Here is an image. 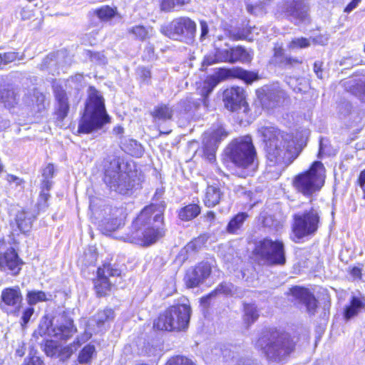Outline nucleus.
I'll return each mask as SVG.
<instances>
[{
  "label": "nucleus",
  "instance_id": "29",
  "mask_svg": "<svg viewBox=\"0 0 365 365\" xmlns=\"http://www.w3.org/2000/svg\"><path fill=\"white\" fill-rule=\"evenodd\" d=\"M283 94L282 91L277 90H267L259 97L261 103L267 109L274 108L279 103Z\"/></svg>",
  "mask_w": 365,
  "mask_h": 365
},
{
  "label": "nucleus",
  "instance_id": "48",
  "mask_svg": "<svg viewBox=\"0 0 365 365\" xmlns=\"http://www.w3.org/2000/svg\"><path fill=\"white\" fill-rule=\"evenodd\" d=\"M311 45V39L306 38H296L293 39L289 43L290 48H307Z\"/></svg>",
  "mask_w": 365,
  "mask_h": 365
},
{
  "label": "nucleus",
  "instance_id": "3",
  "mask_svg": "<svg viewBox=\"0 0 365 365\" xmlns=\"http://www.w3.org/2000/svg\"><path fill=\"white\" fill-rule=\"evenodd\" d=\"M268 362L272 365H282L294 349V342L290 335L277 329L267 331L256 341Z\"/></svg>",
  "mask_w": 365,
  "mask_h": 365
},
{
  "label": "nucleus",
  "instance_id": "18",
  "mask_svg": "<svg viewBox=\"0 0 365 365\" xmlns=\"http://www.w3.org/2000/svg\"><path fill=\"white\" fill-rule=\"evenodd\" d=\"M53 91L55 97V117L58 121H63L68 115L70 110L68 97L61 85L54 83Z\"/></svg>",
  "mask_w": 365,
  "mask_h": 365
},
{
  "label": "nucleus",
  "instance_id": "20",
  "mask_svg": "<svg viewBox=\"0 0 365 365\" xmlns=\"http://www.w3.org/2000/svg\"><path fill=\"white\" fill-rule=\"evenodd\" d=\"M211 273V267L207 262H202L195 268L187 272L185 281L188 287L199 286Z\"/></svg>",
  "mask_w": 365,
  "mask_h": 365
},
{
  "label": "nucleus",
  "instance_id": "52",
  "mask_svg": "<svg viewBox=\"0 0 365 365\" xmlns=\"http://www.w3.org/2000/svg\"><path fill=\"white\" fill-rule=\"evenodd\" d=\"M310 39L314 44L325 45L328 42L329 37L327 35H319L314 38H310Z\"/></svg>",
  "mask_w": 365,
  "mask_h": 365
},
{
  "label": "nucleus",
  "instance_id": "8",
  "mask_svg": "<svg viewBox=\"0 0 365 365\" xmlns=\"http://www.w3.org/2000/svg\"><path fill=\"white\" fill-rule=\"evenodd\" d=\"M76 331L77 329L73 324V319L66 314H63L58 316L55 324H53L52 321L48 317H43L40 321L38 329L34 331V335H39L41 336L48 335L58 340L66 341Z\"/></svg>",
  "mask_w": 365,
  "mask_h": 365
},
{
  "label": "nucleus",
  "instance_id": "64",
  "mask_svg": "<svg viewBox=\"0 0 365 365\" xmlns=\"http://www.w3.org/2000/svg\"><path fill=\"white\" fill-rule=\"evenodd\" d=\"M236 365H253L252 363L250 360L247 359H240L238 361Z\"/></svg>",
  "mask_w": 365,
  "mask_h": 365
},
{
  "label": "nucleus",
  "instance_id": "38",
  "mask_svg": "<svg viewBox=\"0 0 365 365\" xmlns=\"http://www.w3.org/2000/svg\"><path fill=\"white\" fill-rule=\"evenodd\" d=\"M51 294H47L42 291H29L26 294V300L29 305H34L38 302H46L50 299Z\"/></svg>",
  "mask_w": 365,
  "mask_h": 365
},
{
  "label": "nucleus",
  "instance_id": "58",
  "mask_svg": "<svg viewBox=\"0 0 365 365\" xmlns=\"http://www.w3.org/2000/svg\"><path fill=\"white\" fill-rule=\"evenodd\" d=\"M356 89L358 90L360 98L365 102V83H358Z\"/></svg>",
  "mask_w": 365,
  "mask_h": 365
},
{
  "label": "nucleus",
  "instance_id": "23",
  "mask_svg": "<svg viewBox=\"0 0 365 365\" xmlns=\"http://www.w3.org/2000/svg\"><path fill=\"white\" fill-rule=\"evenodd\" d=\"M290 292L296 299H299L305 305L309 314H315L317 309V301L308 289L296 287L292 288Z\"/></svg>",
  "mask_w": 365,
  "mask_h": 365
},
{
  "label": "nucleus",
  "instance_id": "30",
  "mask_svg": "<svg viewBox=\"0 0 365 365\" xmlns=\"http://www.w3.org/2000/svg\"><path fill=\"white\" fill-rule=\"evenodd\" d=\"M44 101L45 96L36 89L24 98L25 103L29 107L36 108L37 111H41L44 108Z\"/></svg>",
  "mask_w": 365,
  "mask_h": 365
},
{
  "label": "nucleus",
  "instance_id": "25",
  "mask_svg": "<svg viewBox=\"0 0 365 365\" xmlns=\"http://www.w3.org/2000/svg\"><path fill=\"white\" fill-rule=\"evenodd\" d=\"M91 333L86 331L81 336L77 337L73 344L63 347H60L57 357L61 361H66L68 359L71 355L77 350V349L83 343L88 341L91 337Z\"/></svg>",
  "mask_w": 365,
  "mask_h": 365
},
{
  "label": "nucleus",
  "instance_id": "1",
  "mask_svg": "<svg viewBox=\"0 0 365 365\" xmlns=\"http://www.w3.org/2000/svg\"><path fill=\"white\" fill-rule=\"evenodd\" d=\"M259 132L265 143L267 172L271 175V178H278L292 161L291 150L294 143L289 134L274 126L262 127Z\"/></svg>",
  "mask_w": 365,
  "mask_h": 365
},
{
  "label": "nucleus",
  "instance_id": "46",
  "mask_svg": "<svg viewBox=\"0 0 365 365\" xmlns=\"http://www.w3.org/2000/svg\"><path fill=\"white\" fill-rule=\"evenodd\" d=\"M59 349L60 347L52 340H47L44 346V351L46 354L51 357H57Z\"/></svg>",
  "mask_w": 365,
  "mask_h": 365
},
{
  "label": "nucleus",
  "instance_id": "6",
  "mask_svg": "<svg viewBox=\"0 0 365 365\" xmlns=\"http://www.w3.org/2000/svg\"><path fill=\"white\" fill-rule=\"evenodd\" d=\"M320 219V210L318 207H312L295 213L292 224L293 241L299 242L304 237L314 235L319 227Z\"/></svg>",
  "mask_w": 365,
  "mask_h": 365
},
{
  "label": "nucleus",
  "instance_id": "16",
  "mask_svg": "<svg viewBox=\"0 0 365 365\" xmlns=\"http://www.w3.org/2000/svg\"><path fill=\"white\" fill-rule=\"evenodd\" d=\"M309 9L307 0H284L282 7L285 15L296 24L307 19Z\"/></svg>",
  "mask_w": 365,
  "mask_h": 365
},
{
  "label": "nucleus",
  "instance_id": "44",
  "mask_svg": "<svg viewBox=\"0 0 365 365\" xmlns=\"http://www.w3.org/2000/svg\"><path fill=\"white\" fill-rule=\"evenodd\" d=\"M96 14L100 19L108 21L115 16V11L113 8L106 6L96 10Z\"/></svg>",
  "mask_w": 365,
  "mask_h": 365
},
{
  "label": "nucleus",
  "instance_id": "35",
  "mask_svg": "<svg viewBox=\"0 0 365 365\" xmlns=\"http://www.w3.org/2000/svg\"><path fill=\"white\" fill-rule=\"evenodd\" d=\"M252 59L249 53L242 46L231 47L230 63L249 62Z\"/></svg>",
  "mask_w": 365,
  "mask_h": 365
},
{
  "label": "nucleus",
  "instance_id": "24",
  "mask_svg": "<svg viewBox=\"0 0 365 365\" xmlns=\"http://www.w3.org/2000/svg\"><path fill=\"white\" fill-rule=\"evenodd\" d=\"M231 47L225 43L224 47H216L215 53L206 56L202 62V67L212 65L215 63L230 61Z\"/></svg>",
  "mask_w": 365,
  "mask_h": 365
},
{
  "label": "nucleus",
  "instance_id": "62",
  "mask_svg": "<svg viewBox=\"0 0 365 365\" xmlns=\"http://www.w3.org/2000/svg\"><path fill=\"white\" fill-rule=\"evenodd\" d=\"M205 217L207 220L212 221L215 219V214L212 211H209V212H207V215H205Z\"/></svg>",
  "mask_w": 365,
  "mask_h": 365
},
{
  "label": "nucleus",
  "instance_id": "14",
  "mask_svg": "<svg viewBox=\"0 0 365 365\" xmlns=\"http://www.w3.org/2000/svg\"><path fill=\"white\" fill-rule=\"evenodd\" d=\"M23 306V295L19 287H7L1 294L0 309L8 315L18 317Z\"/></svg>",
  "mask_w": 365,
  "mask_h": 365
},
{
  "label": "nucleus",
  "instance_id": "32",
  "mask_svg": "<svg viewBox=\"0 0 365 365\" xmlns=\"http://www.w3.org/2000/svg\"><path fill=\"white\" fill-rule=\"evenodd\" d=\"M200 211L197 204H189L178 211V217L182 221H190L197 217Z\"/></svg>",
  "mask_w": 365,
  "mask_h": 365
},
{
  "label": "nucleus",
  "instance_id": "21",
  "mask_svg": "<svg viewBox=\"0 0 365 365\" xmlns=\"http://www.w3.org/2000/svg\"><path fill=\"white\" fill-rule=\"evenodd\" d=\"M54 166L48 164L42 171L43 180L41 182V190L38 201V207L40 210H45L48 207L47 201L50 197L49 190L52 186L50 180L53 177Z\"/></svg>",
  "mask_w": 365,
  "mask_h": 365
},
{
  "label": "nucleus",
  "instance_id": "45",
  "mask_svg": "<svg viewBox=\"0 0 365 365\" xmlns=\"http://www.w3.org/2000/svg\"><path fill=\"white\" fill-rule=\"evenodd\" d=\"M86 56L89 58L91 61L98 65H106L108 62L107 58L103 52L87 51Z\"/></svg>",
  "mask_w": 365,
  "mask_h": 365
},
{
  "label": "nucleus",
  "instance_id": "11",
  "mask_svg": "<svg viewBox=\"0 0 365 365\" xmlns=\"http://www.w3.org/2000/svg\"><path fill=\"white\" fill-rule=\"evenodd\" d=\"M103 180L111 190L123 195L128 194L134 187L130 175L121 170L117 158H113L106 165Z\"/></svg>",
  "mask_w": 365,
  "mask_h": 365
},
{
  "label": "nucleus",
  "instance_id": "34",
  "mask_svg": "<svg viewBox=\"0 0 365 365\" xmlns=\"http://www.w3.org/2000/svg\"><path fill=\"white\" fill-rule=\"evenodd\" d=\"M96 355L95 346L91 344H87L78 353V361L81 364H90Z\"/></svg>",
  "mask_w": 365,
  "mask_h": 365
},
{
  "label": "nucleus",
  "instance_id": "17",
  "mask_svg": "<svg viewBox=\"0 0 365 365\" xmlns=\"http://www.w3.org/2000/svg\"><path fill=\"white\" fill-rule=\"evenodd\" d=\"M227 135L228 133L221 126L210 133H205L203 138L204 153L210 162L215 159V152L218 144Z\"/></svg>",
  "mask_w": 365,
  "mask_h": 365
},
{
  "label": "nucleus",
  "instance_id": "43",
  "mask_svg": "<svg viewBox=\"0 0 365 365\" xmlns=\"http://www.w3.org/2000/svg\"><path fill=\"white\" fill-rule=\"evenodd\" d=\"M21 58L22 56L19 57L18 53L13 51L0 53V68Z\"/></svg>",
  "mask_w": 365,
  "mask_h": 365
},
{
  "label": "nucleus",
  "instance_id": "36",
  "mask_svg": "<svg viewBox=\"0 0 365 365\" xmlns=\"http://www.w3.org/2000/svg\"><path fill=\"white\" fill-rule=\"evenodd\" d=\"M15 220L17 227L21 232L26 233L30 230L32 220L24 211L18 212Z\"/></svg>",
  "mask_w": 365,
  "mask_h": 365
},
{
  "label": "nucleus",
  "instance_id": "39",
  "mask_svg": "<svg viewBox=\"0 0 365 365\" xmlns=\"http://www.w3.org/2000/svg\"><path fill=\"white\" fill-rule=\"evenodd\" d=\"M247 217V215L245 212H240L235 215L227 225V232L230 233H235L237 230L241 227Z\"/></svg>",
  "mask_w": 365,
  "mask_h": 365
},
{
  "label": "nucleus",
  "instance_id": "12",
  "mask_svg": "<svg viewBox=\"0 0 365 365\" xmlns=\"http://www.w3.org/2000/svg\"><path fill=\"white\" fill-rule=\"evenodd\" d=\"M255 253L268 264L283 265L286 262L284 245L280 240L263 238L256 243Z\"/></svg>",
  "mask_w": 365,
  "mask_h": 365
},
{
  "label": "nucleus",
  "instance_id": "19",
  "mask_svg": "<svg viewBox=\"0 0 365 365\" xmlns=\"http://www.w3.org/2000/svg\"><path fill=\"white\" fill-rule=\"evenodd\" d=\"M22 264V260L13 247L0 253V269L1 271H9L11 274L16 275L21 269Z\"/></svg>",
  "mask_w": 365,
  "mask_h": 365
},
{
  "label": "nucleus",
  "instance_id": "59",
  "mask_svg": "<svg viewBox=\"0 0 365 365\" xmlns=\"http://www.w3.org/2000/svg\"><path fill=\"white\" fill-rule=\"evenodd\" d=\"M32 15L31 11L27 9H23L21 11V16L23 20L29 19Z\"/></svg>",
  "mask_w": 365,
  "mask_h": 365
},
{
  "label": "nucleus",
  "instance_id": "13",
  "mask_svg": "<svg viewBox=\"0 0 365 365\" xmlns=\"http://www.w3.org/2000/svg\"><path fill=\"white\" fill-rule=\"evenodd\" d=\"M160 31L170 38L192 42L196 33V24L188 17H179L173 19L166 26L160 28Z\"/></svg>",
  "mask_w": 365,
  "mask_h": 365
},
{
  "label": "nucleus",
  "instance_id": "49",
  "mask_svg": "<svg viewBox=\"0 0 365 365\" xmlns=\"http://www.w3.org/2000/svg\"><path fill=\"white\" fill-rule=\"evenodd\" d=\"M122 222L120 219L113 218L110 220H105L103 221L102 226H104V229L108 232H113L120 227Z\"/></svg>",
  "mask_w": 365,
  "mask_h": 365
},
{
  "label": "nucleus",
  "instance_id": "37",
  "mask_svg": "<svg viewBox=\"0 0 365 365\" xmlns=\"http://www.w3.org/2000/svg\"><path fill=\"white\" fill-rule=\"evenodd\" d=\"M364 304L359 298L354 297L351 301V304L345 309V318L346 319H349L356 316L359 313V310L364 307Z\"/></svg>",
  "mask_w": 365,
  "mask_h": 365
},
{
  "label": "nucleus",
  "instance_id": "26",
  "mask_svg": "<svg viewBox=\"0 0 365 365\" xmlns=\"http://www.w3.org/2000/svg\"><path fill=\"white\" fill-rule=\"evenodd\" d=\"M19 91L14 88H4L0 90V103L5 108H11L18 104Z\"/></svg>",
  "mask_w": 365,
  "mask_h": 365
},
{
  "label": "nucleus",
  "instance_id": "31",
  "mask_svg": "<svg viewBox=\"0 0 365 365\" xmlns=\"http://www.w3.org/2000/svg\"><path fill=\"white\" fill-rule=\"evenodd\" d=\"M236 292L237 289L234 287L232 284L229 282H222L220 284H219L214 291H212L206 297H203L202 300L204 302H207L212 297H215L218 294L234 296L235 294H236Z\"/></svg>",
  "mask_w": 365,
  "mask_h": 365
},
{
  "label": "nucleus",
  "instance_id": "61",
  "mask_svg": "<svg viewBox=\"0 0 365 365\" xmlns=\"http://www.w3.org/2000/svg\"><path fill=\"white\" fill-rule=\"evenodd\" d=\"M229 36L233 40H239L242 38V35L240 34L239 32H235V31H230Z\"/></svg>",
  "mask_w": 365,
  "mask_h": 365
},
{
  "label": "nucleus",
  "instance_id": "2",
  "mask_svg": "<svg viewBox=\"0 0 365 365\" xmlns=\"http://www.w3.org/2000/svg\"><path fill=\"white\" fill-rule=\"evenodd\" d=\"M164 202L145 207L133 222L132 242L143 246L155 243L164 235Z\"/></svg>",
  "mask_w": 365,
  "mask_h": 365
},
{
  "label": "nucleus",
  "instance_id": "55",
  "mask_svg": "<svg viewBox=\"0 0 365 365\" xmlns=\"http://www.w3.org/2000/svg\"><path fill=\"white\" fill-rule=\"evenodd\" d=\"M361 1V0H352L344 9V12L350 13L355 8H356V6L359 5Z\"/></svg>",
  "mask_w": 365,
  "mask_h": 365
},
{
  "label": "nucleus",
  "instance_id": "51",
  "mask_svg": "<svg viewBox=\"0 0 365 365\" xmlns=\"http://www.w3.org/2000/svg\"><path fill=\"white\" fill-rule=\"evenodd\" d=\"M24 365H44V364L38 356H32L30 357H26L25 359Z\"/></svg>",
  "mask_w": 365,
  "mask_h": 365
},
{
  "label": "nucleus",
  "instance_id": "41",
  "mask_svg": "<svg viewBox=\"0 0 365 365\" xmlns=\"http://www.w3.org/2000/svg\"><path fill=\"white\" fill-rule=\"evenodd\" d=\"M114 318V312L111 309H106L99 311L93 319L98 326L103 324L106 322H109Z\"/></svg>",
  "mask_w": 365,
  "mask_h": 365
},
{
  "label": "nucleus",
  "instance_id": "54",
  "mask_svg": "<svg viewBox=\"0 0 365 365\" xmlns=\"http://www.w3.org/2000/svg\"><path fill=\"white\" fill-rule=\"evenodd\" d=\"M322 63L320 61H317L314 64V71L319 78H323L322 76Z\"/></svg>",
  "mask_w": 365,
  "mask_h": 365
},
{
  "label": "nucleus",
  "instance_id": "4",
  "mask_svg": "<svg viewBox=\"0 0 365 365\" xmlns=\"http://www.w3.org/2000/svg\"><path fill=\"white\" fill-rule=\"evenodd\" d=\"M88 93V99L78 128V133L86 134L101 128L109 121L102 95L93 86Z\"/></svg>",
  "mask_w": 365,
  "mask_h": 365
},
{
  "label": "nucleus",
  "instance_id": "40",
  "mask_svg": "<svg viewBox=\"0 0 365 365\" xmlns=\"http://www.w3.org/2000/svg\"><path fill=\"white\" fill-rule=\"evenodd\" d=\"M244 310V320L248 325L257 320L259 312L255 304H245Z\"/></svg>",
  "mask_w": 365,
  "mask_h": 365
},
{
  "label": "nucleus",
  "instance_id": "10",
  "mask_svg": "<svg viewBox=\"0 0 365 365\" xmlns=\"http://www.w3.org/2000/svg\"><path fill=\"white\" fill-rule=\"evenodd\" d=\"M230 78H237L243 80L247 83H251L257 79V76L253 72H250L241 68H219L213 75L207 77L203 83L200 90L201 96L204 98V104L206 106L207 98L215 87L222 81Z\"/></svg>",
  "mask_w": 365,
  "mask_h": 365
},
{
  "label": "nucleus",
  "instance_id": "47",
  "mask_svg": "<svg viewBox=\"0 0 365 365\" xmlns=\"http://www.w3.org/2000/svg\"><path fill=\"white\" fill-rule=\"evenodd\" d=\"M165 365H195L192 360L182 356L171 357Z\"/></svg>",
  "mask_w": 365,
  "mask_h": 365
},
{
  "label": "nucleus",
  "instance_id": "60",
  "mask_svg": "<svg viewBox=\"0 0 365 365\" xmlns=\"http://www.w3.org/2000/svg\"><path fill=\"white\" fill-rule=\"evenodd\" d=\"M358 182L359 186L363 188L365 185V170L360 173L359 176Z\"/></svg>",
  "mask_w": 365,
  "mask_h": 365
},
{
  "label": "nucleus",
  "instance_id": "22",
  "mask_svg": "<svg viewBox=\"0 0 365 365\" xmlns=\"http://www.w3.org/2000/svg\"><path fill=\"white\" fill-rule=\"evenodd\" d=\"M225 106L231 111H235L245 103V94L243 88L232 87L226 89L223 93Z\"/></svg>",
  "mask_w": 365,
  "mask_h": 365
},
{
  "label": "nucleus",
  "instance_id": "15",
  "mask_svg": "<svg viewBox=\"0 0 365 365\" xmlns=\"http://www.w3.org/2000/svg\"><path fill=\"white\" fill-rule=\"evenodd\" d=\"M119 269L113 268L110 264H104L98 269V277L94 281V286L98 296H103L110 291L113 282L109 277L120 276Z\"/></svg>",
  "mask_w": 365,
  "mask_h": 365
},
{
  "label": "nucleus",
  "instance_id": "50",
  "mask_svg": "<svg viewBox=\"0 0 365 365\" xmlns=\"http://www.w3.org/2000/svg\"><path fill=\"white\" fill-rule=\"evenodd\" d=\"M34 309L32 307H27L24 310L20 322L21 325L23 328H24L26 326L31 316L34 314Z\"/></svg>",
  "mask_w": 365,
  "mask_h": 365
},
{
  "label": "nucleus",
  "instance_id": "53",
  "mask_svg": "<svg viewBox=\"0 0 365 365\" xmlns=\"http://www.w3.org/2000/svg\"><path fill=\"white\" fill-rule=\"evenodd\" d=\"M53 55L47 56L42 61V63L40 65V68L41 70H45L48 68V66L53 61Z\"/></svg>",
  "mask_w": 365,
  "mask_h": 365
},
{
  "label": "nucleus",
  "instance_id": "56",
  "mask_svg": "<svg viewBox=\"0 0 365 365\" xmlns=\"http://www.w3.org/2000/svg\"><path fill=\"white\" fill-rule=\"evenodd\" d=\"M201 34L200 39L202 40L208 34L209 29L207 23L205 21H200Z\"/></svg>",
  "mask_w": 365,
  "mask_h": 365
},
{
  "label": "nucleus",
  "instance_id": "57",
  "mask_svg": "<svg viewBox=\"0 0 365 365\" xmlns=\"http://www.w3.org/2000/svg\"><path fill=\"white\" fill-rule=\"evenodd\" d=\"M6 180L9 182V183H15L16 185H20L22 184L23 182V180L22 179L15 176V175H8L6 176Z\"/></svg>",
  "mask_w": 365,
  "mask_h": 365
},
{
  "label": "nucleus",
  "instance_id": "9",
  "mask_svg": "<svg viewBox=\"0 0 365 365\" xmlns=\"http://www.w3.org/2000/svg\"><path fill=\"white\" fill-rule=\"evenodd\" d=\"M325 177L324 165L320 161H315L309 170L294 178L293 185L303 195H312L324 185Z\"/></svg>",
  "mask_w": 365,
  "mask_h": 365
},
{
  "label": "nucleus",
  "instance_id": "63",
  "mask_svg": "<svg viewBox=\"0 0 365 365\" xmlns=\"http://www.w3.org/2000/svg\"><path fill=\"white\" fill-rule=\"evenodd\" d=\"M286 62L287 64H293V63H301V61H299L298 59L297 58H292L291 57L289 58H286Z\"/></svg>",
  "mask_w": 365,
  "mask_h": 365
},
{
  "label": "nucleus",
  "instance_id": "27",
  "mask_svg": "<svg viewBox=\"0 0 365 365\" xmlns=\"http://www.w3.org/2000/svg\"><path fill=\"white\" fill-rule=\"evenodd\" d=\"M174 113L173 108L167 104H159L156 106L150 112V115L153 118V121L158 123L159 121L165 122L171 120Z\"/></svg>",
  "mask_w": 365,
  "mask_h": 365
},
{
  "label": "nucleus",
  "instance_id": "7",
  "mask_svg": "<svg viewBox=\"0 0 365 365\" xmlns=\"http://www.w3.org/2000/svg\"><path fill=\"white\" fill-rule=\"evenodd\" d=\"M191 309L186 304L172 306L155 320L153 326L159 330L182 331L187 328Z\"/></svg>",
  "mask_w": 365,
  "mask_h": 365
},
{
  "label": "nucleus",
  "instance_id": "28",
  "mask_svg": "<svg viewBox=\"0 0 365 365\" xmlns=\"http://www.w3.org/2000/svg\"><path fill=\"white\" fill-rule=\"evenodd\" d=\"M222 195L223 193L218 187L207 186L203 199L205 205L207 207H215L220 202Z\"/></svg>",
  "mask_w": 365,
  "mask_h": 365
},
{
  "label": "nucleus",
  "instance_id": "33",
  "mask_svg": "<svg viewBox=\"0 0 365 365\" xmlns=\"http://www.w3.org/2000/svg\"><path fill=\"white\" fill-rule=\"evenodd\" d=\"M153 29L151 27H145L142 25H136L128 29V34L132 35L135 39L143 41L152 35Z\"/></svg>",
  "mask_w": 365,
  "mask_h": 365
},
{
  "label": "nucleus",
  "instance_id": "42",
  "mask_svg": "<svg viewBox=\"0 0 365 365\" xmlns=\"http://www.w3.org/2000/svg\"><path fill=\"white\" fill-rule=\"evenodd\" d=\"M189 3L190 0H161L160 9L165 12H170L175 6H181Z\"/></svg>",
  "mask_w": 365,
  "mask_h": 365
},
{
  "label": "nucleus",
  "instance_id": "5",
  "mask_svg": "<svg viewBox=\"0 0 365 365\" xmlns=\"http://www.w3.org/2000/svg\"><path fill=\"white\" fill-rule=\"evenodd\" d=\"M226 153L235 165L247 170V175L254 172L257 166L256 150L250 135L232 140L227 148Z\"/></svg>",
  "mask_w": 365,
  "mask_h": 365
}]
</instances>
